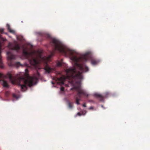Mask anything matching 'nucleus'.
Returning <instances> with one entry per match:
<instances>
[{"mask_svg":"<svg viewBox=\"0 0 150 150\" xmlns=\"http://www.w3.org/2000/svg\"><path fill=\"white\" fill-rule=\"evenodd\" d=\"M82 115V114L79 112H78L77 114V115L79 116H81Z\"/></svg>","mask_w":150,"mask_h":150,"instance_id":"16","label":"nucleus"},{"mask_svg":"<svg viewBox=\"0 0 150 150\" xmlns=\"http://www.w3.org/2000/svg\"><path fill=\"white\" fill-rule=\"evenodd\" d=\"M6 26L8 30L10 33H14V31L13 30H12L11 29L10 27V26L8 24H7Z\"/></svg>","mask_w":150,"mask_h":150,"instance_id":"10","label":"nucleus"},{"mask_svg":"<svg viewBox=\"0 0 150 150\" xmlns=\"http://www.w3.org/2000/svg\"><path fill=\"white\" fill-rule=\"evenodd\" d=\"M0 32L2 33H3L4 32V30L3 29H1L0 30Z\"/></svg>","mask_w":150,"mask_h":150,"instance_id":"17","label":"nucleus"},{"mask_svg":"<svg viewBox=\"0 0 150 150\" xmlns=\"http://www.w3.org/2000/svg\"><path fill=\"white\" fill-rule=\"evenodd\" d=\"M62 63L60 62H58L57 63V66L59 67H61L62 66Z\"/></svg>","mask_w":150,"mask_h":150,"instance_id":"14","label":"nucleus"},{"mask_svg":"<svg viewBox=\"0 0 150 150\" xmlns=\"http://www.w3.org/2000/svg\"><path fill=\"white\" fill-rule=\"evenodd\" d=\"M7 77L13 83L17 81L21 90L23 91L27 89V86L30 87L37 83L39 78L40 74L37 72L36 75L33 76H30L28 74V70L26 69L25 73H20L14 76H13L10 73H8Z\"/></svg>","mask_w":150,"mask_h":150,"instance_id":"2","label":"nucleus"},{"mask_svg":"<svg viewBox=\"0 0 150 150\" xmlns=\"http://www.w3.org/2000/svg\"><path fill=\"white\" fill-rule=\"evenodd\" d=\"M7 47L9 49L16 51H19L21 47L19 44L16 41L13 42H9Z\"/></svg>","mask_w":150,"mask_h":150,"instance_id":"3","label":"nucleus"},{"mask_svg":"<svg viewBox=\"0 0 150 150\" xmlns=\"http://www.w3.org/2000/svg\"><path fill=\"white\" fill-rule=\"evenodd\" d=\"M13 98H16L17 99L18 98V97L17 96L16 94L14 93L13 94Z\"/></svg>","mask_w":150,"mask_h":150,"instance_id":"13","label":"nucleus"},{"mask_svg":"<svg viewBox=\"0 0 150 150\" xmlns=\"http://www.w3.org/2000/svg\"><path fill=\"white\" fill-rule=\"evenodd\" d=\"M52 84H54V83H53V82H52Z\"/></svg>","mask_w":150,"mask_h":150,"instance_id":"21","label":"nucleus"},{"mask_svg":"<svg viewBox=\"0 0 150 150\" xmlns=\"http://www.w3.org/2000/svg\"><path fill=\"white\" fill-rule=\"evenodd\" d=\"M6 40V39L3 38L2 36L0 35V67L1 68H3V64L1 60L2 57L1 54V50H2V46L3 43ZM3 76V74H2L0 73V78H1Z\"/></svg>","mask_w":150,"mask_h":150,"instance_id":"4","label":"nucleus"},{"mask_svg":"<svg viewBox=\"0 0 150 150\" xmlns=\"http://www.w3.org/2000/svg\"><path fill=\"white\" fill-rule=\"evenodd\" d=\"M14 65L16 67H18L21 65V63L18 62H17L15 63Z\"/></svg>","mask_w":150,"mask_h":150,"instance_id":"12","label":"nucleus"},{"mask_svg":"<svg viewBox=\"0 0 150 150\" xmlns=\"http://www.w3.org/2000/svg\"><path fill=\"white\" fill-rule=\"evenodd\" d=\"M0 83L2 84L4 87H8L9 86L7 82L5 80H0Z\"/></svg>","mask_w":150,"mask_h":150,"instance_id":"8","label":"nucleus"},{"mask_svg":"<svg viewBox=\"0 0 150 150\" xmlns=\"http://www.w3.org/2000/svg\"><path fill=\"white\" fill-rule=\"evenodd\" d=\"M6 54L8 59L10 61V63L9 64V65L10 66H12L13 65V64L12 63L11 60L15 59L16 58V56L13 54L10 51L7 52Z\"/></svg>","mask_w":150,"mask_h":150,"instance_id":"5","label":"nucleus"},{"mask_svg":"<svg viewBox=\"0 0 150 150\" xmlns=\"http://www.w3.org/2000/svg\"><path fill=\"white\" fill-rule=\"evenodd\" d=\"M83 107H86V103H84L83 104Z\"/></svg>","mask_w":150,"mask_h":150,"instance_id":"18","label":"nucleus"},{"mask_svg":"<svg viewBox=\"0 0 150 150\" xmlns=\"http://www.w3.org/2000/svg\"><path fill=\"white\" fill-rule=\"evenodd\" d=\"M68 106L69 108L71 109H72L73 107V103L69 102L68 103Z\"/></svg>","mask_w":150,"mask_h":150,"instance_id":"11","label":"nucleus"},{"mask_svg":"<svg viewBox=\"0 0 150 150\" xmlns=\"http://www.w3.org/2000/svg\"><path fill=\"white\" fill-rule=\"evenodd\" d=\"M64 87H61L60 88V90L61 91H64Z\"/></svg>","mask_w":150,"mask_h":150,"instance_id":"15","label":"nucleus"},{"mask_svg":"<svg viewBox=\"0 0 150 150\" xmlns=\"http://www.w3.org/2000/svg\"><path fill=\"white\" fill-rule=\"evenodd\" d=\"M99 62L98 61L95 59H91V63L93 65L97 64Z\"/></svg>","mask_w":150,"mask_h":150,"instance_id":"9","label":"nucleus"},{"mask_svg":"<svg viewBox=\"0 0 150 150\" xmlns=\"http://www.w3.org/2000/svg\"><path fill=\"white\" fill-rule=\"evenodd\" d=\"M8 93V92H6V95H7V94Z\"/></svg>","mask_w":150,"mask_h":150,"instance_id":"20","label":"nucleus"},{"mask_svg":"<svg viewBox=\"0 0 150 150\" xmlns=\"http://www.w3.org/2000/svg\"><path fill=\"white\" fill-rule=\"evenodd\" d=\"M94 96L96 98L99 99L100 101H103L105 96H103L98 93H95L94 94Z\"/></svg>","mask_w":150,"mask_h":150,"instance_id":"6","label":"nucleus"},{"mask_svg":"<svg viewBox=\"0 0 150 150\" xmlns=\"http://www.w3.org/2000/svg\"><path fill=\"white\" fill-rule=\"evenodd\" d=\"M50 43L53 47L54 49L51 53V55L49 57H42L41 54L39 53L37 55L36 57H35L33 56V52H28L27 48H23V54L28 60L30 64L34 66L39 64L41 61H44L47 63L51 57L54 55L56 51L65 55H69L71 60L75 62V64L81 72L77 71L75 68L69 69L67 70V73L69 74L67 76V78L69 80L70 82L74 85V87L71 88V90L74 89L77 92V96L76 97V103L77 105H79L80 104L79 101L82 96L87 97L88 96L86 92L81 88L80 80L83 79L82 73L88 71L89 69L85 64L78 63L86 61L89 58V53H86L82 56L78 57L74 55V51L66 48L62 43Z\"/></svg>","mask_w":150,"mask_h":150,"instance_id":"1","label":"nucleus"},{"mask_svg":"<svg viewBox=\"0 0 150 150\" xmlns=\"http://www.w3.org/2000/svg\"><path fill=\"white\" fill-rule=\"evenodd\" d=\"M44 69L46 72L49 73L54 70V69L53 68L50 67L47 64L44 68Z\"/></svg>","mask_w":150,"mask_h":150,"instance_id":"7","label":"nucleus"},{"mask_svg":"<svg viewBox=\"0 0 150 150\" xmlns=\"http://www.w3.org/2000/svg\"><path fill=\"white\" fill-rule=\"evenodd\" d=\"M93 109V107H91L89 108V109Z\"/></svg>","mask_w":150,"mask_h":150,"instance_id":"19","label":"nucleus"}]
</instances>
